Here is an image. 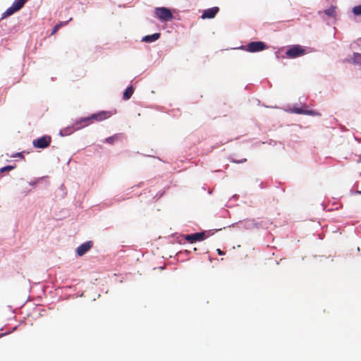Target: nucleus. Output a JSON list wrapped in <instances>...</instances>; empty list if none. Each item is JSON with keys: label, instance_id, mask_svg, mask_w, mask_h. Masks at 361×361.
Here are the masks:
<instances>
[{"label": "nucleus", "instance_id": "1", "mask_svg": "<svg viewBox=\"0 0 361 361\" xmlns=\"http://www.w3.org/2000/svg\"><path fill=\"white\" fill-rule=\"evenodd\" d=\"M111 115L112 114L110 111H99L87 116L80 117L75 120L76 128L80 130L94 122L102 121L111 117Z\"/></svg>", "mask_w": 361, "mask_h": 361}, {"label": "nucleus", "instance_id": "2", "mask_svg": "<svg viewBox=\"0 0 361 361\" xmlns=\"http://www.w3.org/2000/svg\"><path fill=\"white\" fill-rule=\"evenodd\" d=\"M155 16L161 21H171L173 16L171 10L166 7H158L154 11Z\"/></svg>", "mask_w": 361, "mask_h": 361}, {"label": "nucleus", "instance_id": "3", "mask_svg": "<svg viewBox=\"0 0 361 361\" xmlns=\"http://www.w3.org/2000/svg\"><path fill=\"white\" fill-rule=\"evenodd\" d=\"M51 142V136L48 135H44L33 140L32 145L35 148L37 149H45L50 145Z\"/></svg>", "mask_w": 361, "mask_h": 361}, {"label": "nucleus", "instance_id": "4", "mask_svg": "<svg viewBox=\"0 0 361 361\" xmlns=\"http://www.w3.org/2000/svg\"><path fill=\"white\" fill-rule=\"evenodd\" d=\"M305 54V49L299 44L292 46L286 51V56L290 59L297 58Z\"/></svg>", "mask_w": 361, "mask_h": 361}, {"label": "nucleus", "instance_id": "5", "mask_svg": "<svg viewBox=\"0 0 361 361\" xmlns=\"http://www.w3.org/2000/svg\"><path fill=\"white\" fill-rule=\"evenodd\" d=\"M267 45L263 42H252L247 45L246 51L249 52H258L264 50Z\"/></svg>", "mask_w": 361, "mask_h": 361}, {"label": "nucleus", "instance_id": "6", "mask_svg": "<svg viewBox=\"0 0 361 361\" xmlns=\"http://www.w3.org/2000/svg\"><path fill=\"white\" fill-rule=\"evenodd\" d=\"M93 246V242L91 240L86 241L80 245L76 249V254L79 257L85 255Z\"/></svg>", "mask_w": 361, "mask_h": 361}, {"label": "nucleus", "instance_id": "7", "mask_svg": "<svg viewBox=\"0 0 361 361\" xmlns=\"http://www.w3.org/2000/svg\"><path fill=\"white\" fill-rule=\"evenodd\" d=\"M205 235H206L205 232L195 233H192V234H190V235H186L185 236V239L188 242H189L190 243H193L194 242L200 241V240H204L205 238Z\"/></svg>", "mask_w": 361, "mask_h": 361}, {"label": "nucleus", "instance_id": "8", "mask_svg": "<svg viewBox=\"0 0 361 361\" xmlns=\"http://www.w3.org/2000/svg\"><path fill=\"white\" fill-rule=\"evenodd\" d=\"M76 130H78V129L76 128L75 122L74 121L71 125L61 129L59 131V135L61 137L68 136Z\"/></svg>", "mask_w": 361, "mask_h": 361}, {"label": "nucleus", "instance_id": "9", "mask_svg": "<svg viewBox=\"0 0 361 361\" xmlns=\"http://www.w3.org/2000/svg\"><path fill=\"white\" fill-rule=\"evenodd\" d=\"M219 11V8L217 6H214L208 9H206L204 11L202 18L206 19V18H213L215 17V16L217 14V13Z\"/></svg>", "mask_w": 361, "mask_h": 361}, {"label": "nucleus", "instance_id": "10", "mask_svg": "<svg viewBox=\"0 0 361 361\" xmlns=\"http://www.w3.org/2000/svg\"><path fill=\"white\" fill-rule=\"evenodd\" d=\"M294 112L299 114H306V115H311V116H317L320 115L319 114L317 113L314 111L312 110H303L300 108H294Z\"/></svg>", "mask_w": 361, "mask_h": 361}, {"label": "nucleus", "instance_id": "11", "mask_svg": "<svg viewBox=\"0 0 361 361\" xmlns=\"http://www.w3.org/2000/svg\"><path fill=\"white\" fill-rule=\"evenodd\" d=\"M160 37V33H154L151 35H146L142 38V41L145 42H152L157 40Z\"/></svg>", "mask_w": 361, "mask_h": 361}, {"label": "nucleus", "instance_id": "12", "mask_svg": "<svg viewBox=\"0 0 361 361\" xmlns=\"http://www.w3.org/2000/svg\"><path fill=\"white\" fill-rule=\"evenodd\" d=\"M71 20H72V18H70L69 20H66V21H60L56 25H54V27H53L51 32V35H54L59 30L60 27H61L63 25H67Z\"/></svg>", "mask_w": 361, "mask_h": 361}, {"label": "nucleus", "instance_id": "13", "mask_svg": "<svg viewBox=\"0 0 361 361\" xmlns=\"http://www.w3.org/2000/svg\"><path fill=\"white\" fill-rule=\"evenodd\" d=\"M27 0H14V1L12 4V6L18 11L20 10L26 3Z\"/></svg>", "mask_w": 361, "mask_h": 361}, {"label": "nucleus", "instance_id": "14", "mask_svg": "<svg viewBox=\"0 0 361 361\" xmlns=\"http://www.w3.org/2000/svg\"><path fill=\"white\" fill-rule=\"evenodd\" d=\"M324 13L329 17H336V7L331 6L329 8L325 9Z\"/></svg>", "mask_w": 361, "mask_h": 361}, {"label": "nucleus", "instance_id": "15", "mask_svg": "<svg viewBox=\"0 0 361 361\" xmlns=\"http://www.w3.org/2000/svg\"><path fill=\"white\" fill-rule=\"evenodd\" d=\"M134 92V89L132 86L128 87L123 92V99L125 100L129 99Z\"/></svg>", "mask_w": 361, "mask_h": 361}, {"label": "nucleus", "instance_id": "16", "mask_svg": "<svg viewBox=\"0 0 361 361\" xmlns=\"http://www.w3.org/2000/svg\"><path fill=\"white\" fill-rule=\"evenodd\" d=\"M16 12H17V11L12 6H11L2 13L1 19L7 18Z\"/></svg>", "mask_w": 361, "mask_h": 361}, {"label": "nucleus", "instance_id": "17", "mask_svg": "<svg viewBox=\"0 0 361 361\" xmlns=\"http://www.w3.org/2000/svg\"><path fill=\"white\" fill-rule=\"evenodd\" d=\"M16 168V165H6L5 166H3L0 168V174L4 172H8L12 171Z\"/></svg>", "mask_w": 361, "mask_h": 361}, {"label": "nucleus", "instance_id": "18", "mask_svg": "<svg viewBox=\"0 0 361 361\" xmlns=\"http://www.w3.org/2000/svg\"><path fill=\"white\" fill-rule=\"evenodd\" d=\"M353 60L354 63L361 65V54L354 53Z\"/></svg>", "mask_w": 361, "mask_h": 361}, {"label": "nucleus", "instance_id": "19", "mask_svg": "<svg viewBox=\"0 0 361 361\" xmlns=\"http://www.w3.org/2000/svg\"><path fill=\"white\" fill-rule=\"evenodd\" d=\"M353 13L355 16H361V5L354 6L353 8Z\"/></svg>", "mask_w": 361, "mask_h": 361}, {"label": "nucleus", "instance_id": "20", "mask_svg": "<svg viewBox=\"0 0 361 361\" xmlns=\"http://www.w3.org/2000/svg\"><path fill=\"white\" fill-rule=\"evenodd\" d=\"M11 157H12V158L18 157V158H20V159H24L23 152H20L14 153V154L11 155Z\"/></svg>", "mask_w": 361, "mask_h": 361}, {"label": "nucleus", "instance_id": "21", "mask_svg": "<svg viewBox=\"0 0 361 361\" xmlns=\"http://www.w3.org/2000/svg\"><path fill=\"white\" fill-rule=\"evenodd\" d=\"M42 178H43V177L39 178H38V179H37V180H32V181L29 182V185H31V186L35 187V186L37 185V183L40 180H42Z\"/></svg>", "mask_w": 361, "mask_h": 361}, {"label": "nucleus", "instance_id": "22", "mask_svg": "<svg viewBox=\"0 0 361 361\" xmlns=\"http://www.w3.org/2000/svg\"><path fill=\"white\" fill-rule=\"evenodd\" d=\"M104 142H107L109 144H113V135L111 136H109L108 137H106L105 140H104Z\"/></svg>", "mask_w": 361, "mask_h": 361}, {"label": "nucleus", "instance_id": "23", "mask_svg": "<svg viewBox=\"0 0 361 361\" xmlns=\"http://www.w3.org/2000/svg\"><path fill=\"white\" fill-rule=\"evenodd\" d=\"M216 252H217V253H218L219 255H224V254H225V252H223L222 250H221L220 249H217V250H216Z\"/></svg>", "mask_w": 361, "mask_h": 361}, {"label": "nucleus", "instance_id": "24", "mask_svg": "<svg viewBox=\"0 0 361 361\" xmlns=\"http://www.w3.org/2000/svg\"><path fill=\"white\" fill-rule=\"evenodd\" d=\"M8 333V332H6V333H3V334H0V338L7 335Z\"/></svg>", "mask_w": 361, "mask_h": 361}, {"label": "nucleus", "instance_id": "25", "mask_svg": "<svg viewBox=\"0 0 361 361\" xmlns=\"http://www.w3.org/2000/svg\"><path fill=\"white\" fill-rule=\"evenodd\" d=\"M246 160H247L246 159H244L243 160H241V161H235V162H236V163H243V162H244V161H246Z\"/></svg>", "mask_w": 361, "mask_h": 361}, {"label": "nucleus", "instance_id": "26", "mask_svg": "<svg viewBox=\"0 0 361 361\" xmlns=\"http://www.w3.org/2000/svg\"><path fill=\"white\" fill-rule=\"evenodd\" d=\"M63 188V185H61V187L59 188V189L62 190Z\"/></svg>", "mask_w": 361, "mask_h": 361}]
</instances>
